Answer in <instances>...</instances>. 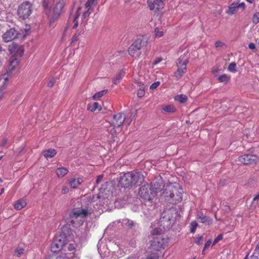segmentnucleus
Listing matches in <instances>:
<instances>
[{"mask_svg": "<svg viewBox=\"0 0 259 259\" xmlns=\"http://www.w3.org/2000/svg\"><path fill=\"white\" fill-rule=\"evenodd\" d=\"M65 241V247H64V252L57 257L56 259H79L74 252L75 250V244L74 242L69 243Z\"/></svg>", "mask_w": 259, "mask_h": 259, "instance_id": "7ed1b4c3", "label": "nucleus"}, {"mask_svg": "<svg viewBox=\"0 0 259 259\" xmlns=\"http://www.w3.org/2000/svg\"><path fill=\"white\" fill-rule=\"evenodd\" d=\"M248 48L251 49V50H254L255 49V45L252 43V42H251V43H249V45H248Z\"/></svg>", "mask_w": 259, "mask_h": 259, "instance_id": "5fc2aeb1", "label": "nucleus"}, {"mask_svg": "<svg viewBox=\"0 0 259 259\" xmlns=\"http://www.w3.org/2000/svg\"><path fill=\"white\" fill-rule=\"evenodd\" d=\"M143 181V176L135 171L124 174L120 177L119 183L124 187L128 188L133 186L139 185Z\"/></svg>", "mask_w": 259, "mask_h": 259, "instance_id": "f03ea898", "label": "nucleus"}, {"mask_svg": "<svg viewBox=\"0 0 259 259\" xmlns=\"http://www.w3.org/2000/svg\"><path fill=\"white\" fill-rule=\"evenodd\" d=\"M95 0H88L85 4V8L86 9H88V10H90L94 4Z\"/></svg>", "mask_w": 259, "mask_h": 259, "instance_id": "ea45409f", "label": "nucleus"}, {"mask_svg": "<svg viewBox=\"0 0 259 259\" xmlns=\"http://www.w3.org/2000/svg\"><path fill=\"white\" fill-rule=\"evenodd\" d=\"M62 4H60V3H58L57 5V8H60V9L62 8Z\"/></svg>", "mask_w": 259, "mask_h": 259, "instance_id": "e2e57ef3", "label": "nucleus"}, {"mask_svg": "<svg viewBox=\"0 0 259 259\" xmlns=\"http://www.w3.org/2000/svg\"><path fill=\"white\" fill-rule=\"evenodd\" d=\"M159 256L157 253H153L150 254L147 259H158Z\"/></svg>", "mask_w": 259, "mask_h": 259, "instance_id": "79ce46f5", "label": "nucleus"}, {"mask_svg": "<svg viewBox=\"0 0 259 259\" xmlns=\"http://www.w3.org/2000/svg\"><path fill=\"white\" fill-rule=\"evenodd\" d=\"M46 1L47 0H43V3H44V7L46 8H47L49 7V5H48V3H46Z\"/></svg>", "mask_w": 259, "mask_h": 259, "instance_id": "bf43d9fd", "label": "nucleus"}, {"mask_svg": "<svg viewBox=\"0 0 259 259\" xmlns=\"http://www.w3.org/2000/svg\"><path fill=\"white\" fill-rule=\"evenodd\" d=\"M56 153L55 149H50L44 152V155L46 158H49L54 157Z\"/></svg>", "mask_w": 259, "mask_h": 259, "instance_id": "393cba45", "label": "nucleus"}, {"mask_svg": "<svg viewBox=\"0 0 259 259\" xmlns=\"http://www.w3.org/2000/svg\"><path fill=\"white\" fill-rule=\"evenodd\" d=\"M9 51L11 54L16 57H20L24 53L23 49L16 44L9 45Z\"/></svg>", "mask_w": 259, "mask_h": 259, "instance_id": "ddd939ff", "label": "nucleus"}, {"mask_svg": "<svg viewBox=\"0 0 259 259\" xmlns=\"http://www.w3.org/2000/svg\"><path fill=\"white\" fill-rule=\"evenodd\" d=\"M225 46V44L220 40H217L215 42V47L218 50H220L221 49H223V47Z\"/></svg>", "mask_w": 259, "mask_h": 259, "instance_id": "c9c22d12", "label": "nucleus"}, {"mask_svg": "<svg viewBox=\"0 0 259 259\" xmlns=\"http://www.w3.org/2000/svg\"><path fill=\"white\" fill-rule=\"evenodd\" d=\"M211 241L210 240H208L204 244V250L207 249L210 245Z\"/></svg>", "mask_w": 259, "mask_h": 259, "instance_id": "49530a36", "label": "nucleus"}, {"mask_svg": "<svg viewBox=\"0 0 259 259\" xmlns=\"http://www.w3.org/2000/svg\"><path fill=\"white\" fill-rule=\"evenodd\" d=\"M32 11L31 4L29 2H25L19 6L17 13L19 18L25 19L31 15Z\"/></svg>", "mask_w": 259, "mask_h": 259, "instance_id": "20e7f679", "label": "nucleus"}, {"mask_svg": "<svg viewBox=\"0 0 259 259\" xmlns=\"http://www.w3.org/2000/svg\"><path fill=\"white\" fill-rule=\"evenodd\" d=\"M170 188L169 191V197L172 199L173 201L175 202H178L180 201H181L182 197V189L179 188V189L176 187H169Z\"/></svg>", "mask_w": 259, "mask_h": 259, "instance_id": "f8f14e48", "label": "nucleus"}, {"mask_svg": "<svg viewBox=\"0 0 259 259\" xmlns=\"http://www.w3.org/2000/svg\"><path fill=\"white\" fill-rule=\"evenodd\" d=\"M107 93V90H103L96 93L93 96L94 100H98Z\"/></svg>", "mask_w": 259, "mask_h": 259, "instance_id": "2f4dec72", "label": "nucleus"}, {"mask_svg": "<svg viewBox=\"0 0 259 259\" xmlns=\"http://www.w3.org/2000/svg\"><path fill=\"white\" fill-rule=\"evenodd\" d=\"M116 127H114V126H113V128H112L110 130V133H111V134L112 135H113L115 134V133L116 132V130H115V128Z\"/></svg>", "mask_w": 259, "mask_h": 259, "instance_id": "4d7b16f0", "label": "nucleus"}, {"mask_svg": "<svg viewBox=\"0 0 259 259\" xmlns=\"http://www.w3.org/2000/svg\"><path fill=\"white\" fill-rule=\"evenodd\" d=\"M26 205V202L23 199H20L17 201L14 204V208L17 210H20Z\"/></svg>", "mask_w": 259, "mask_h": 259, "instance_id": "4be33fe9", "label": "nucleus"}, {"mask_svg": "<svg viewBox=\"0 0 259 259\" xmlns=\"http://www.w3.org/2000/svg\"><path fill=\"white\" fill-rule=\"evenodd\" d=\"M162 230L160 228H155L153 230H152L151 232V233L153 235H157L161 234Z\"/></svg>", "mask_w": 259, "mask_h": 259, "instance_id": "4c0bfd02", "label": "nucleus"}, {"mask_svg": "<svg viewBox=\"0 0 259 259\" xmlns=\"http://www.w3.org/2000/svg\"><path fill=\"white\" fill-rule=\"evenodd\" d=\"M122 223L128 228H132L135 225V223L133 221L128 219L123 220Z\"/></svg>", "mask_w": 259, "mask_h": 259, "instance_id": "473e14b6", "label": "nucleus"}, {"mask_svg": "<svg viewBox=\"0 0 259 259\" xmlns=\"http://www.w3.org/2000/svg\"><path fill=\"white\" fill-rule=\"evenodd\" d=\"M188 98L186 95H179L175 97V100L178 101L180 103H184L187 101Z\"/></svg>", "mask_w": 259, "mask_h": 259, "instance_id": "bb28decb", "label": "nucleus"}, {"mask_svg": "<svg viewBox=\"0 0 259 259\" xmlns=\"http://www.w3.org/2000/svg\"><path fill=\"white\" fill-rule=\"evenodd\" d=\"M17 35V31L14 28H10L3 34L2 38L5 42H8L16 38Z\"/></svg>", "mask_w": 259, "mask_h": 259, "instance_id": "2eb2a0df", "label": "nucleus"}, {"mask_svg": "<svg viewBox=\"0 0 259 259\" xmlns=\"http://www.w3.org/2000/svg\"><path fill=\"white\" fill-rule=\"evenodd\" d=\"M194 242L198 244V245H201L202 244L203 241V236L202 235H198L196 236L194 238Z\"/></svg>", "mask_w": 259, "mask_h": 259, "instance_id": "7c9ffc66", "label": "nucleus"}, {"mask_svg": "<svg viewBox=\"0 0 259 259\" xmlns=\"http://www.w3.org/2000/svg\"><path fill=\"white\" fill-rule=\"evenodd\" d=\"M155 37H160L163 35V30L162 28H156L154 31Z\"/></svg>", "mask_w": 259, "mask_h": 259, "instance_id": "f704fd0d", "label": "nucleus"}, {"mask_svg": "<svg viewBox=\"0 0 259 259\" xmlns=\"http://www.w3.org/2000/svg\"><path fill=\"white\" fill-rule=\"evenodd\" d=\"M56 174L59 178H61L64 177L68 172V170L65 167H59L56 170Z\"/></svg>", "mask_w": 259, "mask_h": 259, "instance_id": "b1692460", "label": "nucleus"}, {"mask_svg": "<svg viewBox=\"0 0 259 259\" xmlns=\"http://www.w3.org/2000/svg\"><path fill=\"white\" fill-rule=\"evenodd\" d=\"M252 22L254 24L259 23V12L256 13L254 14L252 18Z\"/></svg>", "mask_w": 259, "mask_h": 259, "instance_id": "58836bf2", "label": "nucleus"}, {"mask_svg": "<svg viewBox=\"0 0 259 259\" xmlns=\"http://www.w3.org/2000/svg\"><path fill=\"white\" fill-rule=\"evenodd\" d=\"M53 83H54V82L53 81L51 80L48 83V86L50 87H52L53 85Z\"/></svg>", "mask_w": 259, "mask_h": 259, "instance_id": "052dcab7", "label": "nucleus"}, {"mask_svg": "<svg viewBox=\"0 0 259 259\" xmlns=\"http://www.w3.org/2000/svg\"><path fill=\"white\" fill-rule=\"evenodd\" d=\"M7 139L6 138H3V139L2 140L1 143H0V146H5L6 145V144H7Z\"/></svg>", "mask_w": 259, "mask_h": 259, "instance_id": "09e8293b", "label": "nucleus"}, {"mask_svg": "<svg viewBox=\"0 0 259 259\" xmlns=\"http://www.w3.org/2000/svg\"><path fill=\"white\" fill-rule=\"evenodd\" d=\"M117 257L116 256H114V257H112L110 258H107V259H117Z\"/></svg>", "mask_w": 259, "mask_h": 259, "instance_id": "774afa93", "label": "nucleus"}, {"mask_svg": "<svg viewBox=\"0 0 259 259\" xmlns=\"http://www.w3.org/2000/svg\"><path fill=\"white\" fill-rule=\"evenodd\" d=\"M125 75V71L123 70L118 72L115 77L113 78V82L115 84H118Z\"/></svg>", "mask_w": 259, "mask_h": 259, "instance_id": "412c9836", "label": "nucleus"}, {"mask_svg": "<svg viewBox=\"0 0 259 259\" xmlns=\"http://www.w3.org/2000/svg\"><path fill=\"white\" fill-rule=\"evenodd\" d=\"M103 178V175H99V176H98V177L96 179V183L97 185L99 184L101 182Z\"/></svg>", "mask_w": 259, "mask_h": 259, "instance_id": "8fccbe9b", "label": "nucleus"}, {"mask_svg": "<svg viewBox=\"0 0 259 259\" xmlns=\"http://www.w3.org/2000/svg\"><path fill=\"white\" fill-rule=\"evenodd\" d=\"M80 10V8H78L76 12L74 14H71L69 18L68 24L69 25H71L73 24V29L76 28L78 26V21H77V19L80 15L79 13V11Z\"/></svg>", "mask_w": 259, "mask_h": 259, "instance_id": "f3484780", "label": "nucleus"}, {"mask_svg": "<svg viewBox=\"0 0 259 259\" xmlns=\"http://www.w3.org/2000/svg\"><path fill=\"white\" fill-rule=\"evenodd\" d=\"M107 185V183H105L99 188L100 192L98 195H93L88 199L87 207L72 210L67 218V222L73 227H79L83 224L87 217L93 213L94 209H100L98 205H109L112 195L110 191L106 190L105 186Z\"/></svg>", "mask_w": 259, "mask_h": 259, "instance_id": "f257e3e1", "label": "nucleus"}, {"mask_svg": "<svg viewBox=\"0 0 259 259\" xmlns=\"http://www.w3.org/2000/svg\"><path fill=\"white\" fill-rule=\"evenodd\" d=\"M162 61V58H157L155 60H154V61L153 62V65L154 66V65H156L157 64H158L159 63H160L161 61Z\"/></svg>", "mask_w": 259, "mask_h": 259, "instance_id": "603ef678", "label": "nucleus"}, {"mask_svg": "<svg viewBox=\"0 0 259 259\" xmlns=\"http://www.w3.org/2000/svg\"><path fill=\"white\" fill-rule=\"evenodd\" d=\"M69 192V189L68 187L64 186L62 188L61 192L62 194H66Z\"/></svg>", "mask_w": 259, "mask_h": 259, "instance_id": "3c124183", "label": "nucleus"}, {"mask_svg": "<svg viewBox=\"0 0 259 259\" xmlns=\"http://www.w3.org/2000/svg\"><path fill=\"white\" fill-rule=\"evenodd\" d=\"M152 187L153 191L155 192L156 196L158 192L161 191L164 187L163 182L161 178H157L153 182L149 184Z\"/></svg>", "mask_w": 259, "mask_h": 259, "instance_id": "4468645a", "label": "nucleus"}, {"mask_svg": "<svg viewBox=\"0 0 259 259\" xmlns=\"http://www.w3.org/2000/svg\"><path fill=\"white\" fill-rule=\"evenodd\" d=\"M19 61L17 58L13 59L10 63L8 72L10 74L12 71L18 65Z\"/></svg>", "mask_w": 259, "mask_h": 259, "instance_id": "a878e982", "label": "nucleus"}, {"mask_svg": "<svg viewBox=\"0 0 259 259\" xmlns=\"http://www.w3.org/2000/svg\"><path fill=\"white\" fill-rule=\"evenodd\" d=\"M237 4V6H238V9L239 8H242V9H244L245 8V5L244 3H241L240 4L238 3H236Z\"/></svg>", "mask_w": 259, "mask_h": 259, "instance_id": "864d4df0", "label": "nucleus"}, {"mask_svg": "<svg viewBox=\"0 0 259 259\" xmlns=\"http://www.w3.org/2000/svg\"><path fill=\"white\" fill-rule=\"evenodd\" d=\"M125 120V115L123 113H118L114 115L111 120V124L114 127H119Z\"/></svg>", "mask_w": 259, "mask_h": 259, "instance_id": "9b49d317", "label": "nucleus"}, {"mask_svg": "<svg viewBox=\"0 0 259 259\" xmlns=\"http://www.w3.org/2000/svg\"><path fill=\"white\" fill-rule=\"evenodd\" d=\"M238 161L244 164H252L259 161V157L255 155L244 154L238 157Z\"/></svg>", "mask_w": 259, "mask_h": 259, "instance_id": "9d476101", "label": "nucleus"}, {"mask_svg": "<svg viewBox=\"0 0 259 259\" xmlns=\"http://www.w3.org/2000/svg\"><path fill=\"white\" fill-rule=\"evenodd\" d=\"M197 218L202 223H207L208 225L212 224V221L209 218L205 215L202 212L199 211L197 213Z\"/></svg>", "mask_w": 259, "mask_h": 259, "instance_id": "a211bd4d", "label": "nucleus"}, {"mask_svg": "<svg viewBox=\"0 0 259 259\" xmlns=\"http://www.w3.org/2000/svg\"><path fill=\"white\" fill-rule=\"evenodd\" d=\"M188 62V61L187 59L184 60L182 57L178 59L177 62L178 69L175 73V76L177 79L181 78L185 73Z\"/></svg>", "mask_w": 259, "mask_h": 259, "instance_id": "1a4fd4ad", "label": "nucleus"}, {"mask_svg": "<svg viewBox=\"0 0 259 259\" xmlns=\"http://www.w3.org/2000/svg\"><path fill=\"white\" fill-rule=\"evenodd\" d=\"M218 80L221 82L227 83L230 80V77L226 74H223L218 77Z\"/></svg>", "mask_w": 259, "mask_h": 259, "instance_id": "c756f323", "label": "nucleus"}, {"mask_svg": "<svg viewBox=\"0 0 259 259\" xmlns=\"http://www.w3.org/2000/svg\"><path fill=\"white\" fill-rule=\"evenodd\" d=\"M238 9L237 4L233 3L229 5L228 10L226 11V13L229 15H233L237 12Z\"/></svg>", "mask_w": 259, "mask_h": 259, "instance_id": "5701e85b", "label": "nucleus"}, {"mask_svg": "<svg viewBox=\"0 0 259 259\" xmlns=\"http://www.w3.org/2000/svg\"><path fill=\"white\" fill-rule=\"evenodd\" d=\"M142 40L141 39H137L135 42L129 47L128 53L129 54L134 58H138L141 53L140 49L142 47Z\"/></svg>", "mask_w": 259, "mask_h": 259, "instance_id": "6e6552de", "label": "nucleus"}, {"mask_svg": "<svg viewBox=\"0 0 259 259\" xmlns=\"http://www.w3.org/2000/svg\"><path fill=\"white\" fill-rule=\"evenodd\" d=\"M236 64L235 63H231L228 66V70L231 72H235L236 71Z\"/></svg>", "mask_w": 259, "mask_h": 259, "instance_id": "e433bc0d", "label": "nucleus"}, {"mask_svg": "<svg viewBox=\"0 0 259 259\" xmlns=\"http://www.w3.org/2000/svg\"><path fill=\"white\" fill-rule=\"evenodd\" d=\"M5 93V88L0 89V100L3 98Z\"/></svg>", "mask_w": 259, "mask_h": 259, "instance_id": "de8ad7c7", "label": "nucleus"}, {"mask_svg": "<svg viewBox=\"0 0 259 259\" xmlns=\"http://www.w3.org/2000/svg\"><path fill=\"white\" fill-rule=\"evenodd\" d=\"M67 241L66 237L63 236L56 237L51 245V250L53 252H57L65 247V241Z\"/></svg>", "mask_w": 259, "mask_h": 259, "instance_id": "423d86ee", "label": "nucleus"}, {"mask_svg": "<svg viewBox=\"0 0 259 259\" xmlns=\"http://www.w3.org/2000/svg\"><path fill=\"white\" fill-rule=\"evenodd\" d=\"M10 77V73L8 71L7 73L2 74L0 76V86L4 87L7 85Z\"/></svg>", "mask_w": 259, "mask_h": 259, "instance_id": "6ab92c4d", "label": "nucleus"}, {"mask_svg": "<svg viewBox=\"0 0 259 259\" xmlns=\"http://www.w3.org/2000/svg\"><path fill=\"white\" fill-rule=\"evenodd\" d=\"M162 110L166 113H174L176 111V109L172 105L164 106L162 107Z\"/></svg>", "mask_w": 259, "mask_h": 259, "instance_id": "cd10ccee", "label": "nucleus"}, {"mask_svg": "<svg viewBox=\"0 0 259 259\" xmlns=\"http://www.w3.org/2000/svg\"><path fill=\"white\" fill-rule=\"evenodd\" d=\"M150 10L155 11L161 10L164 7V3L162 0H154L153 2L148 1Z\"/></svg>", "mask_w": 259, "mask_h": 259, "instance_id": "dca6fc26", "label": "nucleus"}, {"mask_svg": "<svg viewBox=\"0 0 259 259\" xmlns=\"http://www.w3.org/2000/svg\"><path fill=\"white\" fill-rule=\"evenodd\" d=\"M259 199V193L254 198L253 200Z\"/></svg>", "mask_w": 259, "mask_h": 259, "instance_id": "680f3d73", "label": "nucleus"}, {"mask_svg": "<svg viewBox=\"0 0 259 259\" xmlns=\"http://www.w3.org/2000/svg\"><path fill=\"white\" fill-rule=\"evenodd\" d=\"M79 34H75L72 38V41H76Z\"/></svg>", "mask_w": 259, "mask_h": 259, "instance_id": "13d9d810", "label": "nucleus"}, {"mask_svg": "<svg viewBox=\"0 0 259 259\" xmlns=\"http://www.w3.org/2000/svg\"><path fill=\"white\" fill-rule=\"evenodd\" d=\"M251 259H258V257L256 256L252 255L251 256Z\"/></svg>", "mask_w": 259, "mask_h": 259, "instance_id": "69168bd1", "label": "nucleus"}, {"mask_svg": "<svg viewBox=\"0 0 259 259\" xmlns=\"http://www.w3.org/2000/svg\"><path fill=\"white\" fill-rule=\"evenodd\" d=\"M145 95V91L144 89H140L137 93V95L139 97H142Z\"/></svg>", "mask_w": 259, "mask_h": 259, "instance_id": "c03bdc74", "label": "nucleus"}, {"mask_svg": "<svg viewBox=\"0 0 259 259\" xmlns=\"http://www.w3.org/2000/svg\"><path fill=\"white\" fill-rule=\"evenodd\" d=\"M160 85L159 81H156L153 83L150 87V90H154L156 89Z\"/></svg>", "mask_w": 259, "mask_h": 259, "instance_id": "37998d69", "label": "nucleus"}, {"mask_svg": "<svg viewBox=\"0 0 259 259\" xmlns=\"http://www.w3.org/2000/svg\"><path fill=\"white\" fill-rule=\"evenodd\" d=\"M223 238V235L222 234L219 235L216 238L214 239L213 241V244L214 245L217 243L220 240H222Z\"/></svg>", "mask_w": 259, "mask_h": 259, "instance_id": "a18cd8bd", "label": "nucleus"}, {"mask_svg": "<svg viewBox=\"0 0 259 259\" xmlns=\"http://www.w3.org/2000/svg\"><path fill=\"white\" fill-rule=\"evenodd\" d=\"M87 11L85 12H84V13L83 14V15H82V17L85 18L86 17L88 16L90 14V12H89V11L90 10H88V9H87Z\"/></svg>", "mask_w": 259, "mask_h": 259, "instance_id": "6e6d98bb", "label": "nucleus"}, {"mask_svg": "<svg viewBox=\"0 0 259 259\" xmlns=\"http://www.w3.org/2000/svg\"><path fill=\"white\" fill-rule=\"evenodd\" d=\"M247 2L252 4L254 2V0H246Z\"/></svg>", "mask_w": 259, "mask_h": 259, "instance_id": "338daca9", "label": "nucleus"}, {"mask_svg": "<svg viewBox=\"0 0 259 259\" xmlns=\"http://www.w3.org/2000/svg\"><path fill=\"white\" fill-rule=\"evenodd\" d=\"M198 226V224L196 221H193L190 225V231L192 233H194Z\"/></svg>", "mask_w": 259, "mask_h": 259, "instance_id": "72a5a7b5", "label": "nucleus"}, {"mask_svg": "<svg viewBox=\"0 0 259 259\" xmlns=\"http://www.w3.org/2000/svg\"><path fill=\"white\" fill-rule=\"evenodd\" d=\"M82 183L81 178L71 179L69 180V185L72 188H77Z\"/></svg>", "mask_w": 259, "mask_h": 259, "instance_id": "aec40b11", "label": "nucleus"}, {"mask_svg": "<svg viewBox=\"0 0 259 259\" xmlns=\"http://www.w3.org/2000/svg\"><path fill=\"white\" fill-rule=\"evenodd\" d=\"M168 243L167 239L158 236L154 238L151 241V248L155 250H159L161 248H164Z\"/></svg>", "mask_w": 259, "mask_h": 259, "instance_id": "0eeeda50", "label": "nucleus"}, {"mask_svg": "<svg viewBox=\"0 0 259 259\" xmlns=\"http://www.w3.org/2000/svg\"><path fill=\"white\" fill-rule=\"evenodd\" d=\"M127 259H139L138 257L136 256H132L128 258Z\"/></svg>", "mask_w": 259, "mask_h": 259, "instance_id": "0e129e2a", "label": "nucleus"}, {"mask_svg": "<svg viewBox=\"0 0 259 259\" xmlns=\"http://www.w3.org/2000/svg\"><path fill=\"white\" fill-rule=\"evenodd\" d=\"M24 249L23 248H19V249H17L15 251V255L18 256V257H19L22 254H23L24 253Z\"/></svg>", "mask_w": 259, "mask_h": 259, "instance_id": "a19ab883", "label": "nucleus"}, {"mask_svg": "<svg viewBox=\"0 0 259 259\" xmlns=\"http://www.w3.org/2000/svg\"><path fill=\"white\" fill-rule=\"evenodd\" d=\"M140 196L144 199L150 201L155 197V192L153 191L152 187L149 184H146L141 187L139 189Z\"/></svg>", "mask_w": 259, "mask_h": 259, "instance_id": "39448f33", "label": "nucleus"}, {"mask_svg": "<svg viewBox=\"0 0 259 259\" xmlns=\"http://www.w3.org/2000/svg\"><path fill=\"white\" fill-rule=\"evenodd\" d=\"M88 108L92 112L95 111L96 110H101V107L97 102H95L92 105H88Z\"/></svg>", "mask_w": 259, "mask_h": 259, "instance_id": "c85d7f7f", "label": "nucleus"}]
</instances>
